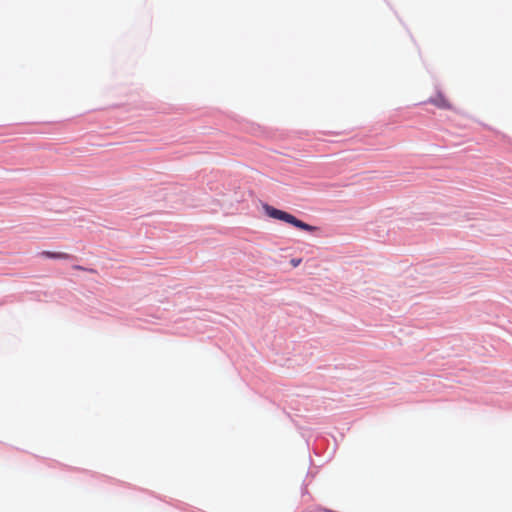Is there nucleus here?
I'll list each match as a JSON object with an SVG mask.
<instances>
[{
	"label": "nucleus",
	"mask_w": 512,
	"mask_h": 512,
	"mask_svg": "<svg viewBox=\"0 0 512 512\" xmlns=\"http://www.w3.org/2000/svg\"><path fill=\"white\" fill-rule=\"evenodd\" d=\"M428 102L435 105L436 107H438L440 109L450 110L453 108L450 101L441 92H438L435 96L431 97L428 100Z\"/></svg>",
	"instance_id": "2"
},
{
	"label": "nucleus",
	"mask_w": 512,
	"mask_h": 512,
	"mask_svg": "<svg viewBox=\"0 0 512 512\" xmlns=\"http://www.w3.org/2000/svg\"><path fill=\"white\" fill-rule=\"evenodd\" d=\"M39 256L44 258H51V259H62L66 260L70 258V255L65 252H50V251H42L39 253Z\"/></svg>",
	"instance_id": "3"
},
{
	"label": "nucleus",
	"mask_w": 512,
	"mask_h": 512,
	"mask_svg": "<svg viewBox=\"0 0 512 512\" xmlns=\"http://www.w3.org/2000/svg\"><path fill=\"white\" fill-rule=\"evenodd\" d=\"M263 209H264L266 215L269 216L270 218L277 219V220L289 223V224H291V225H293L296 228H299L301 230L308 231V232H313V231H315L317 229L315 226H311V225H309V224H307V223L297 219L292 214H290L288 212H285V211H282V210H279V209H277V208H275L273 206H270L268 204H265L263 206Z\"/></svg>",
	"instance_id": "1"
},
{
	"label": "nucleus",
	"mask_w": 512,
	"mask_h": 512,
	"mask_svg": "<svg viewBox=\"0 0 512 512\" xmlns=\"http://www.w3.org/2000/svg\"><path fill=\"white\" fill-rule=\"evenodd\" d=\"M74 268L77 269V270H84V268L79 266V265L74 266Z\"/></svg>",
	"instance_id": "5"
},
{
	"label": "nucleus",
	"mask_w": 512,
	"mask_h": 512,
	"mask_svg": "<svg viewBox=\"0 0 512 512\" xmlns=\"http://www.w3.org/2000/svg\"><path fill=\"white\" fill-rule=\"evenodd\" d=\"M300 261H301L300 259L299 260H292V265L296 267V266L299 265Z\"/></svg>",
	"instance_id": "4"
}]
</instances>
